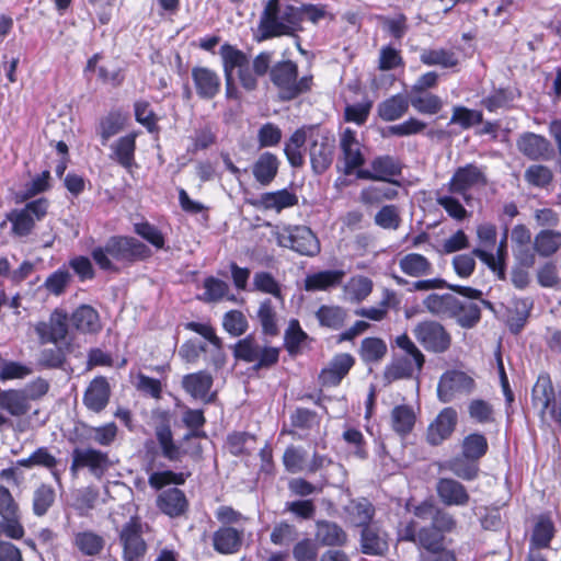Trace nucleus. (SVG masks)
<instances>
[{
	"label": "nucleus",
	"instance_id": "obj_1",
	"mask_svg": "<svg viewBox=\"0 0 561 561\" xmlns=\"http://www.w3.org/2000/svg\"><path fill=\"white\" fill-rule=\"evenodd\" d=\"M301 31L302 25L298 24L296 5L284 4L282 0H267L254 37L261 43L282 36H297Z\"/></svg>",
	"mask_w": 561,
	"mask_h": 561
},
{
	"label": "nucleus",
	"instance_id": "obj_2",
	"mask_svg": "<svg viewBox=\"0 0 561 561\" xmlns=\"http://www.w3.org/2000/svg\"><path fill=\"white\" fill-rule=\"evenodd\" d=\"M91 255L101 270L117 272L118 267L114 262L133 263L149 257L151 251L136 238L114 236L104 245L94 248Z\"/></svg>",
	"mask_w": 561,
	"mask_h": 561
},
{
	"label": "nucleus",
	"instance_id": "obj_3",
	"mask_svg": "<svg viewBox=\"0 0 561 561\" xmlns=\"http://www.w3.org/2000/svg\"><path fill=\"white\" fill-rule=\"evenodd\" d=\"M270 80L278 90L282 102H290L312 89L313 76L305 75L299 78L296 61L284 59L275 62L270 70Z\"/></svg>",
	"mask_w": 561,
	"mask_h": 561
},
{
	"label": "nucleus",
	"instance_id": "obj_4",
	"mask_svg": "<svg viewBox=\"0 0 561 561\" xmlns=\"http://www.w3.org/2000/svg\"><path fill=\"white\" fill-rule=\"evenodd\" d=\"M272 233L279 247L288 248L301 255L316 256L320 252L317 236L306 226H275Z\"/></svg>",
	"mask_w": 561,
	"mask_h": 561
},
{
	"label": "nucleus",
	"instance_id": "obj_5",
	"mask_svg": "<svg viewBox=\"0 0 561 561\" xmlns=\"http://www.w3.org/2000/svg\"><path fill=\"white\" fill-rule=\"evenodd\" d=\"M533 404L543 422L561 425V391L556 393L547 375H540L533 388Z\"/></svg>",
	"mask_w": 561,
	"mask_h": 561
},
{
	"label": "nucleus",
	"instance_id": "obj_6",
	"mask_svg": "<svg viewBox=\"0 0 561 561\" xmlns=\"http://www.w3.org/2000/svg\"><path fill=\"white\" fill-rule=\"evenodd\" d=\"M339 147L341 156L337 162V169L343 170V175H355L367 171L366 157L363 151L364 146L357 138L356 130L346 127L340 135Z\"/></svg>",
	"mask_w": 561,
	"mask_h": 561
},
{
	"label": "nucleus",
	"instance_id": "obj_7",
	"mask_svg": "<svg viewBox=\"0 0 561 561\" xmlns=\"http://www.w3.org/2000/svg\"><path fill=\"white\" fill-rule=\"evenodd\" d=\"M412 332L416 341L427 352L443 354L450 348V333L442 323L435 320H424L419 322Z\"/></svg>",
	"mask_w": 561,
	"mask_h": 561
},
{
	"label": "nucleus",
	"instance_id": "obj_8",
	"mask_svg": "<svg viewBox=\"0 0 561 561\" xmlns=\"http://www.w3.org/2000/svg\"><path fill=\"white\" fill-rule=\"evenodd\" d=\"M233 355L237 359L255 363V368H263L276 364L279 352L276 347H261L253 336L248 335L236 344Z\"/></svg>",
	"mask_w": 561,
	"mask_h": 561
},
{
	"label": "nucleus",
	"instance_id": "obj_9",
	"mask_svg": "<svg viewBox=\"0 0 561 561\" xmlns=\"http://www.w3.org/2000/svg\"><path fill=\"white\" fill-rule=\"evenodd\" d=\"M111 466L107 453L91 447H77L72 450L70 471L73 476L80 469H88L94 478L100 480Z\"/></svg>",
	"mask_w": 561,
	"mask_h": 561
},
{
	"label": "nucleus",
	"instance_id": "obj_10",
	"mask_svg": "<svg viewBox=\"0 0 561 561\" xmlns=\"http://www.w3.org/2000/svg\"><path fill=\"white\" fill-rule=\"evenodd\" d=\"M47 208V201L41 197L27 203L22 209L12 210L8 215V220L12 224V232L19 237L30 234L35 222L45 217Z\"/></svg>",
	"mask_w": 561,
	"mask_h": 561
},
{
	"label": "nucleus",
	"instance_id": "obj_11",
	"mask_svg": "<svg viewBox=\"0 0 561 561\" xmlns=\"http://www.w3.org/2000/svg\"><path fill=\"white\" fill-rule=\"evenodd\" d=\"M145 525L140 519L133 517L127 522L119 534L123 547L124 561H145L147 543L142 538Z\"/></svg>",
	"mask_w": 561,
	"mask_h": 561
},
{
	"label": "nucleus",
	"instance_id": "obj_12",
	"mask_svg": "<svg viewBox=\"0 0 561 561\" xmlns=\"http://www.w3.org/2000/svg\"><path fill=\"white\" fill-rule=\"evenodd\" d=\"M476 387L474 379L467 373L458 369L445 371L437 385L439 401L448 403L461 394H469Z\"/></svg>",
	"mask_w": 561,
	"mask_h": 561
},
{
	"label": "nucleus",
	"instance_id": "obj_13",
	"mask_svg": "<svg viewBox=\"0 0 561 561\" xmlns=\"http://www.w3.org/2000/svg\"><path fill=\"white\" fill-rule=\"evenodd\" d=\"M518 150L534 161H550L556 156V150L545 136L526 131L516 141Z\"/></svg>",
	"mask_w": 561,
	"mask_h": 561
},
{
	"label": "nucleus",
	"instance_id": "obj_14",
	"mask_svg": "<svg viewBox=\"0 0 561 561\" xmlns=\"http://www.w3.org/2000/svg\"><path fill=\"white\" fill-rule=\"evenodd\" d=\"M34 330L41 344H58L68 334V317L62 310H55L47 321L37 322Z\"/></svg>",
	"mask_w": 561,
	"mask_h": 561
},
{
	"label": "nucleus",
	"instance_id": "obj_15",
	"mask_svg": "<svg viewBox=\"0 0 561 561\" xmlns=\"http://www.w3.org/2000/svg\"><path fill=\"white\" fill-rule=\"evenodd\" d=\"M0 528L8 531L12 536L21 533L24 528L19 504L15 502L8 488L0 485Z\"/></svg>",
	"mask_w": 561,
	"mask_h": 561
},
{
	"label": "nucleus",
	"instance_id": "obj_16",
	"mask_svg": "<svg viewBox=\"0 0 561 561\" xmlns=\"http://www.w3.org/2000/svg\"><path fill=\"white\" fill-rule=\"evenodd\" d=\"M436 493L439 501L446 506H466L470 501L466 486L451 478L438 479Z\"/></svg>",
	"mask_w": 561,
	"mask_h": 561
},
{
	"label": "nucleus",
	"instance_id": "obj_17",
	"mask_svg": "<svg viewBox=\"0 0 561 561\" xmlns=\"http://www.w3.org/2000/svg\"><path fill=\"white\" fill-rule=\"evenodd\" d=\"M457 412L453 408H445L430 424L427 428V442L437 446L447 439L455 431Z\"/></svg>",
	"mask_w": 561,
	"mask_h": 561
},
{
	"label": "nucleus",
	"instance_id": "obj_18",
	"mask_svg": "<svg viewBox=\"0 0 561 561\" xmlns=\"http://www.w3.org/2000/svg\"><path fill=\"white\" fill-rule=\"evenodd\" d=\"M192 80L197 95L203 100H211L220 91L221 80L219 76L207 67H193Z\"/></svg>",
	"mask_w": 561,
	"mask_h": 561
},
{
	"label": "nucleus",
	"instance_id": "obj_19",
	"mask_svg": "<svg viewBox=\"0 0 561 561\" xmlns=\"http://www.w3.org/2000/svg\"><path fill=\"white\" fill-rule=\"evenodd\" d=\"M424 308L433 316L442 319H453L459 309V299L449 293L430 294L423 300Z\"/></svg>",
	"mask_w": 561,
	"mask_h": 561
},
{
	"label": "nucleus",
	"instance_id": "obj_20",
	"mask_svg": "<svg viewBox=\"0 0 561 561\" xmlns=\"http://www.w3.org/2000/svg\"><path fill=\"white\" fill-rule=\"evenodd\" d=\"M314 539L324 547H343L347 542V534L335 522L320 519L316 522Z\"/></svg>",
	"mask_w": 561,
	"mask_h": 561
},
{
	"label": "nucleus",
	"instance_id": "obj_21",
	"mask_svg": "<svg viewBox=\"0 0 561 561\" xmlns=\"http://www.w3.org/2000/svg\"><path fill=\"white\" fill-rule=\"evenodd\" d=\"M243 530L222 526L213 534V547L221 554H233L242 546Z\"/></svg>",
	"mask_w": 561,
	"mask_h": 561
},
{
	"label": "nucleus",
	"instance_id": "obj_22",
	"mask_svg": "<svg viewBox=\"0 0 561 561\" xmlns=\"http://www.w3.org/2000/svg\"><path fill=\"white\" fill-rule=\"evenodd\" d=\"M110 394L111 390L107 380L104 377H96L87 388L83 403L89 410L99 413L107 405Z\"/></svg>",
	"mask_w": 561,
	"mask_h": 561
},
{
	"label": "nucleus",
	"instance_id": "obj_23",
	"mask_svg": "<svg viewBox=\"0 0 561 561\" xmlns=\"http://www.w3.org/2000/svg\"><path fill=\"white\" fill-rule=\"evenodd\" d=\"M379 180L375 184L362 191L360 199L367 205H378L386 199H393L398 194L400 184L389 181L388 178H375Z\"/></svg>",
	"mask_w": 561,
	"mask_h": 561
},
{
	"label": "nucleus",
	"instance_id": "obj_24",
	"mask_svg": "<svg viewBox=\"0 0 561 561\" xmlns=\"http://www.w3.org/2000/svg\"><path fill=\"white\" fill-rule=\"evenodd\" d=\"M412 360L411 357L400 353L393 356V359L387 365L383 378L387 382H392L400 379L412 378L415 374L421 373L424 365H419Z\"/></svg>",
	"mask_w": 561,
	"mask_h": 561
},
{
	"label": "nucleus",
	"instance_id": "obj_25",
	"mask_svg": "<svg viewBox=\"0 0 561 561\" xmlns=\"http://www.w3.org/2000/svg\"><path fill=\"white\" fill-rule=\"evenodd\" d=\"M213 382V376L205 370H201L185 375L182 379V387L192 398L209 401L208 394Z\"/></svg>",
	"mask_w": 561,
	"mask_h": 561
},
{
	"label": "nucleus",
	"instance_id": "obj_26",
	"mask_svg": "<svg viewBox=\"0 0 561 561\" xmlns=\"http://www.w3.org/2000/svg\"><path fill=\"white\" fill-rule=\"evenodd\" d=\"M345 272L342 270H325L308 274L305 278L307 291H325L341 285Z\"/></svg>",
	"mask_w": 561,
	"mask_h": 561
},
{
	"label": "nucleus",
	"instance_id": "obj_27",
	"mask_svg": "<svg viewBox=\"0 0 561 561\" xmlns=\"http://www.w3.org/2000/svg\"><path fill=\"white\" fill-rule=\"evenodd\" d=\"M71 325L81 333H98L102 329L99 312L89 305L79 306L70 317Z\"/></svg>",
	"mask_w": 561,
	"mask_h": 561
},
{
	"label": "nucleus",
	"instance_id": "obj_28",
	"mask_svg": "<svg viewBox=\"0 0 561 561\" xmlns=\"http://www.w3.org/2000/svg\"><path fill=\"white\" fill-rule=\"evenodd\" d=\"M354 358L350 354L336 355L327 368H323L320 374V379L324 386H336L347 375Z\"/></svg>",
	"mask_w": 561,
	"mask_h": 561
},
{
	"label": "nucleus",
	"instance_id": "obj_29",
	"mask_svg": "<svg viewBox=\"0 0 561 561\" xmlns=\"http://www.w3.org/2000/svg\"><path fill=\"white\" fill-rule=\"evenodd\" d=\"M157 506L163 514L178 517L186 511L187 500L183 491L171 488L158 495Z\"/></svg>",
	"mask_w": 561,
	"mask_h": 561
},
{
	"label": "nucleus",
	"instance_id": "obj_30",
	"mask_svg": "<svg viewBox=\"0 0 561 561\" xmlns=\"http://www.w3.org/2000/svg\"><path fill=\"white\" fill-rule=\"evenodd\" d=\"M334 146L328 138L321 140L314 139L310 145L309 156L313 172L317 175L322 174L332 164Z\"/></svg>",
	"mask_w": 561,
	"mask_h": 561
},
{
	"label": "nucleus",
	"instance_id": "obj_31",
	"mask_svg": "<svg viewBox=\"0 0 561 561\" xmlns=\"http://www.w3.org/2000/svg\"><path fill=\"white\" fill-rule=\"evenodd\" d=\"M360 550L369 556H382L388 550L387 536L376 526H366L360 534Z\"/></svg>",
	"mask_w": 561,
	"mask_h": 561
},
{
	"label": "nucleus",
	"instance_id": "obj_32",
	"mask_svg": "<svg viewBox=\"0 0 561 561\" xmlns=\"http://www.w3.org/2000/svg\"><path fill=\"white\" fill-rule=\"evenodd\" d=\"M0 408L13 416H22L31 409L30 399L24 390L0 391Z\"/></svg>",
	"mask_w": 561,
	"mask_h": 561
},
{
	"label": "nucleus",
	"instance_id": "obj_33",
	"mask_svg": "<svg viewBox=\"0 0 561 561\" xmlns=\"http://www.w3.org/2000/svg\"><path fill=\"white\" fill-rule=\"evenodd\" d=\"M409 110V99L400 93L391 95L377 105V115L385 122H394Z\"/></svg>",
	"mask_w": 561,
	"mask_h": 561
},
{
	"label": "nucleus",
	"instance_id": "obj_34",
	"mask_svg": "<svg viewBox=\"0 0 561 561\" xmlns=\"http://www.w3.org/2000/svg\"><path fill=\"white\" fill-rule=\"evenodd\" d=\"M442 468L465 481L474 480L480 470L478 461L463 454L446 460Z\"/></svg>",
	"mask_w": 561,
	"mask_h": 561
},
{
	"label": "nucleus",
	"instance_id": "obj_35",
	"mask_svg": "<svg viewBox=\"0 0 561 561\" xmlns=\"http://www.w3.org/2000/svg\"><path fill=\"white\" fill-rule=\"evenodd\" d=\"M519 94L517 89L499 87L494 88L489 95L482 98L480 103L488 112L493 113L499 108H508Z\"/></svg>",
	"mask_w": 561,
	"mask_h": 561
},
{
	"label": "nucleus",
	"instance_id": "obj_36",
	"mask_svg": "<svg viewBox=\"0 0 561 561\" xmlns=\"http://www.w3.org/2000/svg\"><path fill=\"white\" fill-rule=\"evenodd\" d=\"M400 270L411 277H422L432 274L433 265L422 254L408 253L399 260Z\"/></svg>",
	"mask_w": 561,
	"mask_h": 561
},
{
	"label": "nucleus",
	"instance_id": "obj_37",
	"mask_svg": "<svg viewBox=\"0 0 561 561\" xmlns=\"http://www.w3.org/2000/svg\"><path fill=\"white\" fill-rule=\"evenodd\" d=\"M127 116L121 110H112L100 119L98 134L101 137L102 145H105L110 138L118 134L126 125Z\"/></svg>",
	"mask_w": 561,
	"mask_h": 561
},
{
	"label": "nucleus",
	"instance_id": "obj_38",
	"mask_svg": "<svg viewBox=\"0 0 561 561\" xmlns=\"http://www.w3.org/2000/svg\"><path fill=\"white\" fill-rule=\"evenodd\" d=\"M220 56L225 77L233 76L236 69L240 70L249 64L245 53L229 43L220 46Z\"/></svg>",
	"mask_w": 561,
	"mask_h": 561
},
{
	"label": "nucleus",
	"instance_id": "obj_39",
	"mask_svg": "<svg viewBox=\"0 0 561 561\" xmlns=\"http://www.w3.org/2000/svg\"><path fill=\"white\" fill-rule=\"evenodd\" d=\"M156 438L161 447L162 456L170 461H178L182 457V450L173 440L170 426L167 423L159 424L154 430Z\"/></svg>",
	"mask_w": 561,
	"mask_h": 561
},
{
	"label": "nucleus",
	"instance_id": "obj_40",
	"mask_svg": "<svg viewBox=\"0 0 561 561\" xmlns=\"http://www.w3.org/2000/svg\"><path fill=\"white\" fill-rule=\"evenodd\" d=\"M420 60L423 65L439 66L444 69L454 68L459 64L455 53L446 48L423 49Z\"/></svg>",
	"mask_w": 561,
	"mask_h": 561
},
{
	"label": "nucleus",
	"instance_id": "obj_41",
	"mask_svg": "<svg viewBox=\"0 0 561 561\" xmlns=\"http://www.w3.org/2000/svg\"><path fill=\"white\" fill-rule=\"evenodd\" d=\"M136 137L137 133H129L118 138L113 146V151L116 161L125 168L131 167L134 162L136 150Z\"/></svg>",
	"mask_w": 561,
	"mask_h": 561
},
{
	"label": "nucleus",
	"instance_id": "obj_42",
	"mask_svg": "<svg viewBox=\"0 0 561 561\" xmlns=\"http://www.w3.org/2000/svg\"><path fill=\"white\" fill-rule=\"evenodd\" d=\"M371 170H367L356 175H401L403 164L399 159L389 156H378L371 161Z\"/></svg>",
	"mask_w": 561,
	"mask_h": 561
},
{
	"label": "nucleus",
	"instance_id": "obj_43",
	"mask_svg": "<svg viewBox=\"0 0 561 561\" xmlns=\"http://www.w3.org/2000/svg\"><path fill=\"white\" fill-rule=\"evenodd\" d=\"M415 423V413L410 405H397L391 411V426L392 430L404 436L410 433Z\"/></svg>",
	"mask_w": 561,
	"mask_h": 561
},
{
	"label": "nucleus",
	"instance_id": "obj_44",
	"mask_svg": "<svg viewBox=\"0 0 561 561\" xmlns=\"http://www.w3.org/2000/svg\"><path fill=\"white\" fill-rule=\"evenodd\" d=\"M553 536L554 525L552 520L549 517L540 516L534 527L529 548L538 551L548 548Z\"/></svg>",
	"mask_w": 561,
	"mask_h": 561
},
{
	"label": "nucleus",
	"instance_id": "obj_45",
	"mask_svg": "<svg viewBox=\"0 0 561 561\" xmlns=\"http://www.w3.org/2000/svg\"><path fill=\"white\" fill-rule=\"evenodd\" d=\"M56 499L55 490L51 485L41 483L33 492L32 511L35 516L42 517L47 514L54 505Z\"/></svg>",
	"mask_w": 561,
	"mask_h": 561
},
{
	"label": "nucleus",
	"instance_id": "obj_46",
	"mask_svg": "<svg viewBox=\"0 0 561 561\" xmlns=\"http://www.w3.org/2000/svg\"><path fill=\"white\" fill-rule=\"evenodd\" d=\"M253 290L271 295L279 304L284 302V296L282 291V285L276 278L268 272H256L253 276Z\"/></svg>",
	"mask_w": 561,
	"mask_h": 561
},
{
	"label": "nucleus",
	"instance_id": "obj_47",
	"mask_svg": "<svg viewBox=\"0 0 561 561\" xmlns=\"http://www.w3.org/2000/svg\"><path fill=\"white\" fill-rule=\"evenodd\" d=\"M409 105L421 114L435 115L442 107L443 102L438 95L431 93H409Z\"/></svg>",
	"mask_w": 561,
	"mask_h": 561
},
{
	"label": "nucleus",
	"instance_id": "obj_48",
	"mask_svg": "<svg viewBox=\"0 0 561 561\" xmlns=\"http://www.w3.org/2000/svg\"><path fill=\"white\" fill-rule=\"evenodd\" d=\"M73 545L81 553L85 556H95L103 549L104 540L98 534L85 530L75 534Z\"/></svg>",
	"mask_w": 561,
	"mask_h": 561
},
{
	"label": "nucleus",
	"instance_id": "obj_49",
	"mask_svg": "<svg viewBox=\"0 0 561 561\" xmlns=\"http://www.w3.org/2000/svg\"><path fill=\"white\" fill-rule=\"evenodd\" d=\"M308 453L301 446L290 445L283 455V465L289 473H299L307 471Z\"/></svg>",
	"mask_w": 561,
	"mask_h": 561
},
{
	"label": "nucleus",
	"instance_id": "obj_50",
	"mask_svg": "<svg viewBox=\"0 0 561 561\" xmlns=\"http://www.w3.org/2000/svg\"><path fill=\"white\" fill-rule=\"evenodd\" d=\"M373 282L365 276H354L344 285L345 298L352 302L363 301L369 296Z\"/></svg>",
	"mask_w": 561,
	"mask_h": 561
},
{
	"label": "nucleus",
	"instance_id": "obj_51",
	"mask_svg": "<svg viewBox=\"0 0 561 561\" xmlns=\"http://www.w3.org/2000/svg\"><path fill=\"white\" fill-rule=\"evenodd\" d=\"M185 328L187 330H191L199 335H202L205 340H207L215 352L214 355V365L219 366L222 364L224 358L221 354V340L216 335L215 330L211 325L207 323H199V322H188L185 324Z\"/></svg>",
	"mask_w": 561,
	"mask_h": 561
},
{
	"label": "nucleus",
	"instance_id": "obj_52",
	"mask_svg": "<svg viewBox=\"0 0 561 561\" xmlns=\"http://www.w3.org/2000/svg\"><path fill=\"white\" fill-rule=\"evenodd\" d=\"M24 535V528H21V533L14 536L0 528V561H23L21 550L10 540H20Z\"/></svg>",
	"mask_w": 561,
	"mask_h": 561
},
{
	"label": "nucleus",
	"instance_id": "obj_53",
	"mask_svg": "<svg viewBox=\"0 0 561 561\" xmlns=\"http://www.w3.org/2000/svg\"><path fill=\"white\" fill-rule=\"evenodd\" d=\"M387 354V344L379 337H366L362 341L359 355L367 364L379 363Z\"/></svg>",
	"mask_w": 561,
	"mask_h": 561
},
{
	"label": "nucleus",
	"instance_id": "obj_54",
	"mask_svg": "<svg viewBox=\"0 0 561 561\" xmlns=\"http://www.w3.org/2000/svg\"><path fill=\"white\" fill-rule=\"evenodd\" d=\"M535 250L541 256H550L561 247V232L553 230L540 231L534 242Z\"/></svg>",
	"mask_w": 561,
	"mask_h": 561
},
{
	"label": "nucleus",
	"instance_id": "obj_55",
	"mask_svg": "<svg viewBox=\"0 0 561 561\" xmlns=\"http://www.w3.org/2000/svg\"><path fill=\"white\" fill-rule=\"evenodd\" d=\"M456 322L466 329L473 328L481 319V308L478 302L462 301L459 299V309L453 318Z\"/></svg>",
	"mask_w": 561,
	"mask_h": 561
},
{
	"label": "nucleus",
	"instance_id": "obj_56",
	"mask_svg": "<svg viewBox=\"0 0 561 561\" xmlns=\"http://www.w3.org/2000/svg\"><path fill=\"white\" fill-rule=\"evenodd\" d=\"M135 121L144 126L148 133L153 134L159 130L158 116L150 110V103L146 100L134 102Z\"/></svg>",
	"mask_w": 561,
	"mask_h": 561
},
{
	"label": "nucleus",
	"instance_id": "obj_57",
	"mask_svg": "<svg viewBox=\"0 0 561 561\" xmlns=\"http://www.w3.org/2000/svg\"><path fill=\"white\" fill-rule=\"evenodd\" d=\"M450 124H457L462 129H469L474 125L483 123V113L480 110L469 108L463 105L454 107Z\"/></svg>",
	"mask_w": 561,
	"mask_h": 561
},
{
	"label": "nucleus",
	"instance_id": "obj_58",
	"mask_svg": "<svg viewBox=\"0 0 561 561\" xmlns=\"http://www.w3.org/2000/svg\"><path fill=\"white\" fill-rule=\"evenodd\" d=\"M256 316L265 335L274 336L278 333L277 313L271 299H264L260 304Z\"/></svg>",
	"mask_w": 561,
	"mask_h": 561
},
{
	"label": "nucleus",
	"instance_id": "obj_59",
	"mask_svg": "<svg viewBox=\"0 0 561 561\" xmlns=\"http://www.w3.org/2000/svg\"><path fill=\"white\" fill-rule=\"evenodd\" d=\"M462 454L477 461L488 451L489 445L486 437L480 433H472L462 440Z\"/></svg>",
	"mask_w": 561,
	"mask_h": 561
},
{
	"label": "nucleus",
	"instance_id": "obj_60",
	"mask_svg": "<svg viewBox=\"0 0 561 561\" xmlns=\"http://www.w3.org/2000/svg\"><path fill=\"white\" fill-rule=\"evenodd\" d=\"M261 201L265 208L280 211L284 208L294 206L297 203V197L287 190H280L263 194Z\"/></svg>",
	"mask_w": 561,
	"mask_h": 561
},
{
	"label": "nucleus",
	"instance_id": "obj_61",
	"mask_svg": "<svg viewBox=\"0 0 561 561\" xmlns=\"http://www.w3.org/2000/svg\"><path fill=\"white\" fill-rule=\"evenodd\" d=\"M373 105L371 100L347 104L344 108V121L358 126L364 125L369 117Z\"/></svg>",
	"mask_w": 561,
	"mask_h": 561
},
{
	"label": "nucleus",
	"instance_id": "obj_62",
	"mask_svg": "<svg viewBox=\"0 0 561 561\" xmlns=\"http://www.w3.org/2000/svg\"><path fill=\"white\" fill-rule=\"evenodd\" d=\"M426 128V123L416 117H410L407 121L397 124L390 125L387 127V131L382 133V136L386 137L397 136V137H407L422 133Z\"/></svg>",
	"mask_w": 561,
	"mask_h": 561
},
{
	"label": "nucleus",
	"instance_id": "obj_63",
	"mask_svg": "<svg viewBox=\"0 0 561 561\" xmlns=\"http://www.w3.org/2000/svg\"><path fill=\"white\" fill-rule=\"evenodd\" d=\"M375 514V508L367 500L353 502L350 507V515L355 526L366 527L370 526L369 523Z\"/></svg>",
	"mask_w": 561,
	"mask_h": 561
},
{
	"label": "nucleus",
	"instance_id": "obj_64",
	"mask_svg": "<svg viewBox=\"0 0 561 561\" xmlns=\"http://www.w3.org/2000/svg\"><path fill=\"white\" fill-rule=\"evenodd\" d=\"M307 337L298 320H290L284 337L285 347L288 353L290 355L297 354Z\"/></svg>",
	"mask_w": 561,
	"mask_h": 561
}]
</instances>
